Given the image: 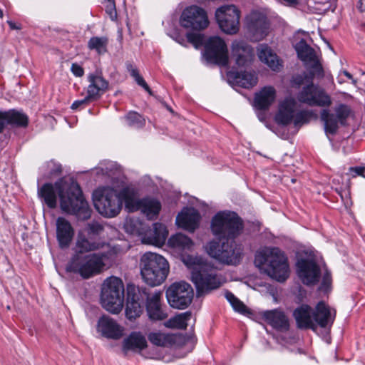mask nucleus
<instances>
[{
	"mask_svg": "<svg viewBox=\"0 0 365 365\" xmlns=\"http://www.w3.org/2000/svg\"><path fill=\"white\" fill-rule=\"evenodd\" d=\"M244 228L242 219L235 212L221 211L215 215L211 222V230L219 239H227L222 245L212 241L206 247L208 255L227 264H237L242 255V247L234 240Z\"/></svg>",
	"mask_w": 365,
	"mask_h": 365,
	"instance_id": "1",
	"label": "nucleus"
},
{
	"mask_svg": "<svg viewBox=\"0 0 365 365\" xmlns=\"http://www.w3.org/2000/svg\"><path fill=\"white\" fill-rule=\"evenodd\" d=\"M56 191L60 198L61 208L63 212L74 215L81 220L91 217V210L76 181L61 180L54 186L51 183H46L38 190V195L49 208H55L57 204Z\"/></svg>",
	"mask_w": 365,
	"mask_h": 365,
	"instance_id": "2",
	"label": "nucleus"
},
{
	"mask_svg": "<svg viewBox=\"0 0 365 365\" xmlns=\"http://www.w3.org/2000/svg\"><path fill=\"white\" fill-rule=\"evenodd\" d=\"M114 258L115 252L110 248L85 255L73 254L66 270L79 274L83 279H89L103 272Z\"/></svg>",
	"mask_w": 365,
	"mask_h": 365,
	"instance_id": "3",
	"label": "nucleus"
},
{
	"mask_svg": "<svg viewBox=\"0 0 365 365\" xmlns=\"http://www.w3.org/2000/svg\"><path fill=\"white\" fill-rule=\"evenodd\" d=\"M255 264L259 267L267 264V274L277 282H283L289 277L287 257L278 247H265L257 251Z\"/></svg>",
	"mask_w": 365,
	"mask_h": 365,
	"instance_id": "4",
	"label": "nucleus"
},
{
	"mask_svg": "<svg viewBox=\"0 0 365 365\" xmlns=\"http://www.w3.org/2000/svg\"><path fill=\"white\" fill-rule=\"evenodd\" d=\"M140 274L145 282L155 287L161 284L169 273V264L163 256L151 252L144 253L140 259Z\"/></svg>",
	"mask_w": 365,
	"mask_h": 365,
	"instance_id": "5",
	"label": "nucleus"
},
{
	"mask_svg": "<svg viewBox=\"0 0 365 365\" xmlns=\"http://www.w3.org/2000/svg\"><path fill=\"white\" fill-rule=\"evenodd\" d=\"M125 230L132 235L140 237L143 244L161 246L164 245L168 232L166 227L161 223H153L150 229L148 225L137 218H132L127 220Z\"/></svg>",
	"mask_w": 365,
	"mask_h": 365,
	"instance_id": "6",
	"label": "nucleus"
},
{
	"mask_svg": "<svg viewBox=\"0 0 365 365\" xmlns=\"http://www.w3.org/2000/svg\"><path fill=\"white\" fill-rule=\"evenodd\" d=\"M101 302L102 307L108 312L114 314L120 312L124 302V285L120 278L113 276L104 281Z\"/></svg>",
	"mask_w": 365,
	"mask_h": 365,
	"instance_id": "7",
	"label": "nucleus"
},
{
	"mask_svg": "<svg viewBox=\"0 0 365 365\" xmlns=\"http://www.w3.org/2000/svg\"><path fill=\"white\" fill-rule=\"evenodd\" d=\"M191 279L198 294L216 289L225 282L223 277L217 273L215 267L206 262L197 264L192 268Z\"/></svg>",
	"mask_w": 365,
	"mask_h": 365,
	"instance_id": "8",
	"label": "nucleus"
},
{
	"mask_svg": "<svg viewBox=\"0 0 365 365\" xmlns=\"http://www.w3.org/2000/svg\"><path fill=\"white\" fill-rule=\"evenodd\" d=\"M297 102L293 98H286L279 103L278 111L274 119L277 124L287 125L293 123L294 126H300L309 121L311 114L306 110L296 112Z\"/></svg>",
	"mask_w": 365,
	"mask_h": 365,
	"instance_id": "9",
	"label": "nucleus"
},
{
	"mask_svg": "<svg viewBox=\"0 0 365 365\" xmlns=\"http://www.w3.org/2000/svg\"><path fill=\"white\" fill-rule=\"evenodd\" d=\"M93 200L97 211L106 217L116 216L122 208L118 192L110 187L96 190L93 194Z\"/></svg>",
	"mask_w": 365,
	"mask_h": 365,
	"instance_id": "10",
	"label": "nucleus"
},
{
	"mask_svg": "<svg viewBox=\"0 0 365 365\" xmlns=\"http://www.w3.org/2000/svg\"><path fill=\"white\" fill-rule=\"evenodd\" d=\"M215 18L220 29L225 34H237L240 29V11L235 5H224L215 11Z\"/></svg>",
	"mask_w": 365,
	"mask_h": 365,
	"instance_id": "11",
	"label": "nucleus"
},
{
	"mask_svg": "<svg viewBox=\"0 0 365 365\" xmlns=\"http://www.w3.org/2000/svg\"><path fill=\"white\" fill-rule=\"evenodd\" d=\"M170 305L175 309H184L192 302L193 289L190 284L180 282L173 284L166 291Z\"/></svg>",
	"mask_w": 365,
	"mask_h": 365,
	"instance_id": "12",
	"label": "nucleus"
},
{
	"mask_svg": "<svg viewBox=\"0 0 365 365\" xmlns=\"http://www.w3.org/2000/svg\"><path fill=\"white\" fill-rule=\"evenodd\" d=\"M180 25L186 29L204 30L209 25L207 12L198 6H188L182 11L180 15Z\"/></svg>",
	"mask_w": 365,
	"mask_h": 365,
	"instance_id": "13",
	"label": "nucleus"
},
{
	"mask_svg": "<svg viewBox=\"0 0 365 365\" xmlns=\"http://www.w3.org/2000/svg\"><path fill=\"white\" fill-rule=\"evenodd\" d=\"M336 115L329 113L327 109L321 112L320 118L324 123V130L327 133L334 135L339 129V125H344L351 110L345 104H340L334 109Z\"/></svg>",
	"mask_w": 365,
	"mask_h": 365,
	"instance_id": "14",
	"label": "nucleus"
},
{
	"mask_svg": "<svg viewBox=\"0 0 365 365\" xmlns=\"http://www.w3.org/2000/svg\"><path fill=\"white\" fill-rule=\"evenodd\" d=\"M145 296H146L145 288L128 285L125 316L129 320L135 319L142 314V304L145 301Z\"/></svg>",
	"mask_w": 365,
	"mask_h": 365,
	"instance_id": "15",
	"label": "nucleus"
},
{
	"mask_svg": "<svg viewBox=\"0 0 365 365\" xmlns=\"http://www.w3.org/2000/svg\"><path fill=\"white\" fill-rule=\"evenodd\" d=\"M206 59L215 64L226 66L228 64V51L225 41L218 36L209 38L205 45Z\"/></svg>",
	"mask_w": 365,
	"mask_h": 365,
	"instance_id": "16",
	"label": "nucleus"
},
{
	"mask_svg": "<svg viewBox=\"0 0 365 365\" xmlns=\"http://www.w3.org/2000/svg\"><path fill=\"white\" fill-rule=\"evenodd\" d=\"M297 99L299 102L310 106H329L331 104L330 96L322 88L314 86L312 83L304 86L298 93Z\"/></svg>",
	"mask_w": 365,
	"mask_h": 365,
	"instance_id": "17",
	"label": "nucleus"
},
{
	"mask_svg": "<svg viewBox=\"0 0 365 365\" xmlns=\"http://www.w3.org/2000/svg\"><path fill=\"white\" fill-rule=\"evenodd\" d=\"M296 265L297 274L304 284L314 285L319 282L321 269L314 259H300Z\"/></svg>",
	"mask_w": 365,
	"mask_h": 365,
	"instance_id": "18",
	"label": "nucleus"
},
{
	"mask_svg": "<svg viewBox=\"0 0 365 365\" xmlns=\"http://www.w3.org/2000/svg\"><path fill=\"white\" fill-rule=\"evenodd\" d=\"M247 26L253 40L259 41L267 35L269 24L265 14L255 11L247 17Z\"/></svg>",
	"mask_w": 365,
	"mask_h": 365,
	"instance_id": "19",
	"label": "nucleus"
},
{
	"mask_svg": "<svg viewBox=\"0 0 365 365\" xmlns=\"http://www.w3.org/2000/svg\"><path fill=\"white\" fill-rule=\"evenodd\" d=\"M145 307L149 319L152 321H161L166 319L168 314L163 310L161 304L162 292L155 291L153 293H150L148 289L145 288Z\"/></svg>",
	"mask_w": 365,
	"mask_h": 365,
	"instance_id": "20",
	"label": "nucleus"
},
{
	"mask_svg": "<svg viewBox=\"0 0 365 365\" xmlns=\"http://www.w3.org/2000/svg\"><path fill=\"white\" fill-rule=\"evenodd\" d=\"M105 247L107 250L109 248L104 242L79 232L74 247V254L85 255V253L103 250Z\"/></svg>",
	"mask_w": 365,
	"mask_h": 365,
	"instance_id": "21",
	"label": "nucleus"
},
{
	"mask_svg": "<svg viewBox=\"0 0 365 365\" xmlns=\"http://www.w3.org/2000/svg\"><path fill=\"white\" fill-rule=\"evenodd\" d=\"M97 331L107 339L117 340L123 336L124 328L113 318L103 315L98 321Z\"/></svg>",
	"mask_w": 365,
	"mask_h": 365,
	"instance_id": "22",
	"label": "nucleus"
},
{
	"mask_svg": "<svg viewBox=\"0 0 365 365\" xmlns=\"http://www.w3.org/2000/svg\"><path fill=\"white\" fill-rule=\"evenodd\" d=\"M87 79L89 83L87 88L88 98L96 101L108 91L109 83L103 77L101 72L88 73Z\"/></svg>",
	"mask_w": 365,
	"mask_h": 365,
	"instance_id": "23",
	"label": "nucleus"
},
{
	"mask_svg": "<svg viewBox=\"0 0 365 365\" xmlns=\"http://www.w3.org/2000/svg\"><path fill=\"white\" fill-rule=\"evenodd\" d=\"M232 56L239 67L248 66L253 59V51L250 46L243 41H235L232 44Z\"/></svg>",
	"mask_w": 365,
	"mask_h": 365,
	"instance_id": "24",
	"label": "nucleus"
},
{
	"mask_svg": "<svg viewBox=\"0 0 365 365\" xmlns=\"http://www.w3.org/2000/svg\"><path fill=\"white\" fill-rule=\"evenodd\" d=\"M200 215L193 207L184 208L176 217V224L190 232H193L199 225Z\"/></svg>",
	"mask_w": 365,
	"mask_h": 365,
	"instance_id": "25",
	"label": "nucleus"
},
{
	"mask_svg": "<svg viewBox=\"0 0 365 365\" xmlns=\"http://www.w3.org/2000/svg\"><path fill=\"white\" fill-rule=\"evenodd\" d=\"M257 56L260 61L274 72H279L283 68V61L267 44L257 47Z\"/></svg>",
	"mask_w": 365,
	"mask_h": 365,
	"instance_id": "26",
	"label": "nucleus"
},
{
	"mask_svg": "<svg viewBox=\"0 0 365 365\" xmlns=\"http://www.w3.org/2000/svg\"><path fill=\"white\" fill-rule=\"evenodd\" d=\"M56 238L61 248H67L70 245L74 230L71 223L64 217H59L56 219Z\"/></svg>",
	"mask_w": 365,
	"mask_h": 365,
	"instance_id": "27",
	"label": "nucleus"
},
{
	"mask_svg": "<svg viewBox=\"0 0 365 365\" xmlns=\"http://www.w3.org/2000/svg\"><path fill=\"white\" fill-rule=\"evenodd\" d=\"M293 316L299 329H316L314 323L313 309L307 304H302L294 311Z\"/></svg>",
	"mask_w": 365,
	"mask_h": 365,
	"instance_id": "28",
	"label": "nucleus"
},
{
	"mask_svg": "<svg viewBox=\"0 0 365 365\" xmlns=\"http://www.w3.org/2000/svg\"><path fill=\"white\" fill-rule=\"evenodd\" d=\"M262 318L274 329L280 331H287L289 328L288 318L285 314L278 309L265 311Z\"/></svg>",
	"mask_w": 365,
	"mask_h": 365,
	"instance_id": "29",
	"label": "nucleus"
},
{
	"mask_svg": "<svg viewBox=\"0 0 365 365\" xmlns=\"http://www.w3.org/2000/svg\"><path fill=\"white\" fill-rule=\"evenodd\" d=\"M313 317L316 327L319 325L322 328H326L333 324L335 313L332 315L329 307L324 302H319L313 310Z\"/></svg>",
	"mask_w": 365,
	"mask_h": 365,
	"instance_id": "30",
	"label": "nucleus"
},
{
	"mask_svg": "<svg viewBox=\"0 0 365 365\" xmlns=\"http://www.w3.org/2000/svg\"><path fill=\"white\" fill-rule=\"evenodd\" d=\"M277 96L276 89L271 86H264L256 93L254 104L259 110H266L274 102Z\"/></svg>",
	"mask_w": 365,
	"mask_h": 365,
	"instance_id": "31",
	"label": "nucleus"
},
{
	"mask_svg": "<svg viewBox=\"0 0 365 365\" xmlns=\"http://www.w3.org/2000/svg\"><path fill=\"white\" fill-rule=\"evenodd\" d=\"M227 76L234 83L244 88H251L258 82V77L255 72L230 71L227 73Z\"/></svg>",
	"mask_w": 365,
	"mask_h": 365,
	"instance_id": "32",
	"label": "nucleus"
},
{
	"mask_svg": "<svg viewBox=\"0 0 365 365\" xmlns=\"http://www.w3.org/2000/svg\"><path fill=\"white\" fill-rule=\"evenodd\" d=\"M147 346L145 337L140 332H132L125 338L123 341V350L124 352L128 351H140Z\"/></svg>",
	"mask_w": 365,
	"mask_h": 365,
	"instance_id": "33",
	"label": "nucleus"
},
{
	"mask_svg": "<svg viewBox=\"0 0 365 365\" xmlns=\"http://www.w3.org/2000/svg\"><path fill=\"white\" fill-rule=\"evenodd\" d=\"M118 195L121 202L124 201L125 207L130 212L138 210L140 200L138 199L136 189L131 187H125L118 193Z\"/></svg>",
	"mask_w": 365,
	"mask_h": 365,
	"instance_id": "34",
	"label": "nucleus"
},
{
	"mask_svg": "<svg viewBox=\"0 0 365 365\" xmlns=\"http://www.w3.org/2000/svg\"><path fill=\"white\" fill-rule=\"evenodd\" d=\"M168 243L170 247L180 254L190 251L193 247L192 240L181 233L172 235Z\"/></svg>",
	"mask_w": 365,
	"mask_h": 365,
	"instance_id": "35",
	"label": "nucleus"
},
{
	"mask_svg": "<svg viewBox=\"0 0 365 365\" xmlns=\"http://www.w3.org/2000/svg\"><path fill=\"white\" fill-rule=\"evenodd\" d=\"M298 57L304 62L314 63V67L322 71L321 66L318 64L314 50L310 47L307 42L302 39L295 46Z\"/></svg>",
	"mask_w": 365,
	"mask_h": 365,
	"instance_id": "36",
	"label": "nucleus"
},
{
	"mask_svg": "<svg viewBox=\"0 0 365 365\" xmlns=\"http://www.w3.org/2000/svg\"><path fill=\"white\" fill-rule=\"evenodd\" d=\"M8 126L12 128H26L29 124V117L21 110L10 109L4 110Z\"/></svg>",
	"mask_w": 365,
	"mask_h": 365,
	"instance_id": "37",
	"label": "nucleus"
},
{
	"mask_svg": "<svg viewBox=\"0 0 365 365\" xmlns=\"http://www.w3.org/2000/svg\"><path fill=\"white\" fill-rule=\"evenodd\" d=\"M161 209L160 202L152 198H144L140 200L139 208L148 219L153 220L156 217Z\"/></svg>",
	"mask_w": 365,
	"mask_h": 365,
	"instance_id": "38",
	"label": "nucleus"
},
{
	"mask_svg": "<svg viewBox=\"0 0 365 365\" xmlns=\"http://www.w3.org/2000/svg\"><path fill=\"white\" fill-rule=\"evenodd\" d=\"M108 44V38L106 36H93L88 41V48L96 51L99 55H103L107 52Z\"/></svg>",
	"mask_w": 365,
	"mask_h": 365,
	"instance_id": "39",
	"label": "nucleus"
},
{
	"mask_svg": "<svg viewBox=\"0 0 365 365\" xmlns=\"http://www.w3.org/2000/svg\"><path fill=\"white\" fill-rule=\"evenodd\" d=\"M190 317L191 313L186 312L170 319L165 323V326L169 328L185 329L187 326V321L190 320Z\"/></svg>",
	"mask_w": 365,
	"mask_h": 365,
	"instance_id": "40",
	"label": "nucleus"
},
{
	"mask_svg": "<svg viewBox=\"0 0 365 365\" xmlns=\"http://www.w3.org/2000/svg\"><path fill=\"white\" fill-rule=\"evenodd\" d=\"M148 338L152 344L158 346H167L174 343L173 335L161 332L150 333Z\"/></svg>",
	"mask_w": 365,
	"mask_h": 365,
	"instance_id": "41",
	"label": "nucleus"
},
{
	"mask_svg": "<svg viewBox=\"0 0 365 365\" xmlns=\"http://www.w3.org/2000/svg\"><path fill=\"white\" fill-rule=\"evenodd\" d=\"M126 68L127 71L130 73V76L134 78L136 83L142 86L146 91H148L149 93H151V91L148 86V85L146 83L145 80L143 78V77L139 74L138 70L137 68L131 63L127 62L126 63Z\"/></svg>",
	"mask_w": 365,
	"mask_h": 365,
	"instance_id": "42",
	"label": "nucleus"
},
{
	"mask_svg": "<svg viewBox=\"0 0 365 365\" xmlns=\"http://www.w3.org/2000/svg\"><path fill=\"white\" fill-rule=\"evenodd\" d=\"M126 123L128 126L140 128L145 124V120L139 113L136 112H130L125 117Z\"/></svg>",
	"mask_w": 365,
	"mask_h": 365,
	"instance_id": "43",
	"label": "nucleus"
},
{
	"mask_svg": "<svg viewBox=\"0 0 365 365\" xmlns=\"http://www.w3.org/2000/svg\"><path fill=\"white\" fill-rule=\"evenodd\" d=\"M225 297L236 312L241 314H245L247 312L246 306L232 293L227 292L225 293Z\"/></svg>",
	"mask_w": 365,
	"mask_h": 365,
	"instance_id": "44",
	"label": "nucleus"
},
{
	"mask_svg": "<svg viewBox=\"0 0 365 365\" xmlns=\"http://www.w3.org/2000/svg\"><path fill=\"white\" fill-rule=\"evenodd\" d=\"M187 41L192 43L196 48H200L203 44V36L200 34L187 33L186 35Z\"/></svg>",
	"mask_w": 365,
	"mask_h": 365,
	"instance_id": "45",
	"label": "nucleus"
},
{
	"mask_svg": "<svg viewBox=\"0 0 365 365\" xmlns=\"http://www.w3.org/2000/svg\"><path fill=\"white\" fill-rule=\"evenodd\" d=\"M331 284V273L326 269L324 273L323 277H322V282L319 287V289L323 292H327L329 289Z\"/></svg>",
	"mask_w": 365,
	"mask_h": 365,
	"instance_id": "46",
	"label": "nucleus"
},
{
	"mask_svg": "<svg viewBox=\"0 0 365 365\" xmlns=\"http://www.w3.org/2000/svg\"><path fill=\"white\" fill-rule=\"evenodd\" d=\"M88 235L91 236V235H99L103 230V226L98 222H93L91 223L88 224Z\"/></svg>",
	"mask_w": 365,
	"mask_h": 365,
	"instance_id": "47",
	"label": "nucleus"
},
{
	"mask_svg": "<svg viewBox=\"0 0 365 365\" xmlns=\"http://www.w3.org/2000/svg\"><path fill=\"white\" fill-rule=\"evenodd\" d=\"M90 101H93V100L91 99V98H88V95H87L83 99L75 101L72 103L71 108L73 110H76V109L81 108L83 107L85 105H86L88 103V102Z\"/></svg>",
	"mask_w": 365,
	"mask_h": 365,
	"instance_id": "48",
	"label": "nucleus"
},
{
	"mask_svg": "<svg viewBox=\"0 0 365 365\" xmlns=\"http://www.w3.org/2000/svg\"><path fill=\"white\" fill-rule=\"evenodd\" d=\"M106 12L109 14L111 20H115L117 17V13L113 1L109 0V3L106 6Z\"/></svg>",
	"mask_w": 365,
	"mask_h": 365,
	"instance_id": "49",
	"label": "nucleus"
},
{
	"mask_svg": "<svg viewBox=\"0 0 365 365\" xmlns=\"http://www.w3.org/2000/svg\"><path fill=\"white\" fill-rule=\"evenodd\" d=\"M71 71L76 77H81L84 74L83 68L76 63H72Z\"/></svg>",
	"mask_w": 365,
	"mask_h": 365,
	"instance_id": "50",
	"label": "nucleus"
},
{
	"mask_svg": "<svg viewBox=\"0 0 365 365\" xmlns=\"http://www.w3.org/2000/svg\"><path fill=\"white\" fill-rule=\"evenodd\" d=\"M8 127V121H6L5 112L0 110V133Z\"/></svg>",
	"mask_w": 365,
	"mask_h": 365,
	"instance_id": "51",
	"label": "nucleus"
},
{
	"mask_svg": "<svg viewBox=\"0 0 365 365\" xmlns=\"http://www.w3.org/2000/svg\"><path fill=\"white\" fill-rule=\"evenodd\" d=\"M304 76L302 75H297L293 77L292 83L293 86L299 87L301 85L303 84L304 80Z\"/></svg>",
	"mask_w": 365,
	"mask_h": 365,
	"instance_id": "52",
	"label": "nucleus"
},
{
	"mask_svg": "<svg viewBox=\"0 0 365 365\" xmlns=\"http://www.w3.org/2000/svg\"><path fill=\"white\" fill-rule=\"evenodd\" d=\"M350 172L352 173L353 177H356L358 175H364V173L365 172V168L364 167L350 168Z\"/></svg>",
	"mask_w": 365,
	"mask_h": 365,
	"instance_id": "53",
	"label": "nucleus"
},
{
	"mask_svg": "<svg viewBox=\"0 0 365 365\" xmlns=\"http://www.w3.org/2000/svg\"><path fill=\"white\" fill-rule=\"evenodd\" d=\"M173 38L179 44L186 46V40L184 36L180 34H175Z\"/></svg>",
	"mask_w": 365,
	"mask_h": 365,
	"instance_id": "54",
	"label": "nucleus"
},
{
	"mask_svg": "<svg viewBox=\"0 0 365 365\" xmlns=\"http://www.w3.org/2000/svg\"><path fill=\"white\" fill-rule=\"evenodd\" d=\"M356 7L360 12H364L365 4L364 3V0H359V2L357 3Z\"/></svg>",
	"mask_w": 365,
	"mask_h": 365,
	"instance_id": "55",
	"label": "nucleus"
},
{
	"mask_svg": "<svg viewBox=\"0 0 365 365\" xmlns=\"http://www.w3.org/2000/svg\"><path fill=\"white\" fill-rule=\"evenodd\" d=\"M55 170L51 171V174L58 175L61 173L62 168L61 165H55Z\"/></svg>",
	"mask_w": 365,
	"mask_h": 365,
	"instance_id": "56",
	"label": "nucleus"
},
{
	"mask_svg": "<svg viewBox=\"0 0 365 365\" xmlns=\"http://www.w3.org/2000/svg\"><path fill=\"white\" fill-rule=\"evenodd\" d=\"M342 73L346 76L349 79L351 80L354 83H356V81L354 79L352 75L349 73L347 71H343Z\"/></svg>",
	"mask_w": 365,
	"mask_h": 365,
	"instance_id": "57",
	"label": "nucleus"
},
{
	"mask_svg": "<svg viewBox=\"0 0 365 365\" xmlns=\"http://www.w3.org/2000/svg\"><path fill=\"white\" fill-rule=\"evenodd\" d=\"M7 23H8V24H9V27H10L11 29H21V27H20V26H16V25L15 24V23H14V22H13L12 21H7Z\"/></svg>",
	"mask_w": 365,
	"mask_h": 365,
	"instance_id": "58",
	"label": "nucleus"
},
{
	"mask_svg": "<svg viewBox=\"0 0 365 365\" xmlns=\"http://www.w3.org/2000/svg\"><path fill=\"white\" fill-rule=\"evenodd\" d=\"M3 17V11L1 9H0V18Z\"/></svg>",
	"mask_w": 365,
	"mask_h": 365,
	"instance_id": "59",
	"label": "nucleus"
},
{
	"mask_svg": "<svg viewBox=\"0 0 365 365\" xmlns=\"http://www.w3.org/2000/svg\"><path fill=\"white\" fill-rule=\"evenodd\" d=\"M338 81H339V83H341V84L343 83V81H341V80H340V79H339V80H338Z\"/></svg>",
	"mask_w": 365,
	"mask_h": 365,
	"instance_id": "60",
	"label": "nucleus"
}]
</instances>
